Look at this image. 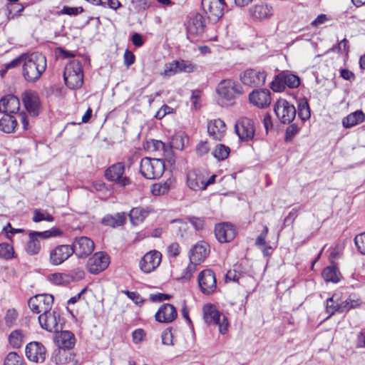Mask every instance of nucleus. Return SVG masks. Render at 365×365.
Wrapping results in <instances>:
<instances>
[{"label": "nucleus", "instance_id": "nucleus-59", "mask_svg": "<svg viewBox=\"0 0 365 365\" xmlns=\"http://www.w3.org/2000/svg\"><path fill=\"white\" fill-rule=\"evenodd\" d=\"M171 147L177 150L184 148V139L182 135H175L171 140Z\"/></svg>", "mask_w": 365, "mask_h": 365}, {"label": "nucleus", "instance_id": "nucleus-12", "mask_svg": "<svg viewBox=\"0 0 365 365\" xmlns=\"http://www.w3.org/2000/svg\"><path fill=\"white\" fill-rule=\"evenodd\" d=\"M198 286L200 291L206 295L212 294L217 289L216 277L211 269H205L197 277Z\"/></svg>", "mask_w": 365, "mask_h": 365}, {"label": "nucleus", "instance_id": "nucleus-5", "mask_svg": "<svg viewBox=\"0 0 365 365\" xmlns=\"http://www.w3.org/2000/svg\"><path fill=\"white\" fill-rule=\"evenodd\" d=\"M299 78L288 71H282L277 75L271 82L270 88L274 92H282L287 86L290 88H295L299 86Z\"/></svg>", "mask_w": 365, "mask_h": 365}, {"label": "nucleus", "instance_id": "nucleus-64", "mask_svg": "<svg viewBox=\"0 0 365 365\" xmlns=\"http://www.w3.org/2000/svg\"><path fill=\"white\" fill-rule=\"evenodd\" d=\"M356 346L357 348H365V328L358 334Z\"/></svg>", "mask_w": 365, "mask_h": 365}, {"label": "nucleus", "instance_id": "nucleus-28", "mask_svg": "<svg viewBox=\"0 0 365 365\" xmlns=\"http://www.w3.org/2000/svg\"><path fill=\"white\" fill-rule=\"evenodd\" d=\"M20 108L19 99L14 95H7L0 100V112L5 114L17 113Z\"/></svg>", "mask_w": 365, "mask_h": 365}, {"label": "nucleus", "instance_id": "nucleus-40", "mask_svg": "<svg viewBox=\"0 0 365 365\" xmlns=\"http://www.w3.org/2000/svg\"><path fill=\"white\" fill-rule=\"evenodd\" d=\"M298 115L303 121L310 118L309 103L305 98H300L298 101Z\"/></svg>", "mask_w": 365, "mask_h": 365}, {"label": "nucleus", "instance_id": "nucleus-4", "mask_svg": "<svg viewBox=\"0 0 365 365\" xmlns=\"http://www.w3.org/2000/svg\"><path fill=\"white\" fill-rule=\"evenodd\" d=\"M204 319L209 325H217L219 331L225 334L228 331L229 322L227 317L217 311L212 305H206L203 308Z\"/></svg>", "mask_w": 365, "mask_h": 365}, {"label": "nucleus", "instance_id": "nucleus-27", "mask_svg": "<svg viewBox=\"0 0 365 365\" xmlns=\"http://www.w3.org/2000/svg\"><path fill=\"white\" fill-rule=\"evenodd\" d=\"M249 100L259 108L267 107L271 103L270 91L268 89L254 90L250 93Z\"/></svg>", "mask_w": 365, "mask_h": 365}, {"label": "nucleus", "instance_id": "nucleus-32", "mask_svg": "<svg viewBox=\"0 0 365 365\" xmlns=\"http://www.w3.org/2000/svg\"><path fill=\"white\" fill-rule=\"evenodd\" d=\"M150 210L148 207H134L130 213L129 217L133 225H138L148 216Z\"/></svg>", "mask_w": 365, "mask_h": 365}, {"label": "nucleus", "instance_id": "nucleus-9", "mask_svg": "<svg viewBox=\"0 0 365 365\" xmlns=\"http://www.w3.org/2000/svg\"><path fill=\"white\" fill-rule=\"evenodd\" d=\"M125 165L123 163H116L108 167L105 172L106 178L114 182L121 187H125L131 183L129 178L123 176Z\"/></svg>", "mask_w": 365, "mask_h": 365}, {"label": "nucleus", "instance_id": "nucleus-43", "mask_svg": "<svg viewBox=\"0 0 365 365\" xmlns=\"http://www.w3.org/2000/svg\"><path fill=\"white\" fill-rule=\"evenodd\" d=\"M32 220L35 222H39L41 221L52 222L53 220V217L46 210L36 209L34 211Z\"/></svg>", "mask_w": 365, "mask_h": 365}, {"label": "nucleus", "instance_id": "nucleus-2", "mask_svg": "<svg viewBox=\"0 0 365 365\" xmlns=\"http://www.w3.org/2000/svg\"><path fill=\"white\" fill-rule=\"evenodd\" d=\"M63 79L66 86L71 89L80 88L83 83V73L81 63L78 59H73L66 64Z\"/></svg>", "mask_w": 365, "mask_h": 365}, {"label": "nucleus", "instance_id": "nucleus-37", "mask_svg": "<svg viewBox=\"0 0 365 365\" xmlns=\"http://www.w3.org/2000/svg\"><path fill=\"white\" fill-rule=\"evenodd\" d=\"M322 277L327 282L336 283L340 279V273L336 266H329L324 269Z\"/></svg>", "mask_w": 365, "mask_h": 365}, {"label": "nucleus", "instance_id": "nucleus-58", "mask_svg": "<svg viewBox=\"0 0 365 365\" xmlns=\"http://www.w3.org/2000/svg\"><path fill=\"white\" fill-rule=\"evenodd\" d=\"M25 56H26V54H23V55L16 58L15 59L12 60L9 63H6L5 64V68L6 70H9V69H11V68H16V66H18L21 63L24 64Z\"/></svg>", "mask_w": 365, "mask_h": 365}, {"label": "nucleus", "instance_id": "nucleus-47", "mask_svg": "<svg viewBox=\"0 0 365 365\" xmlns=\"http://www.w3.org/2000/svg\"><path fill=\"white\" fill-rule=\"evenodd\" d=\"M83 12V9L81 6L78 7H69L64 6L59 11L60 15L66 14L68 16H77Z\"/></svg>", "mask_w": 365, "mask_h": 365}, {"label": "nucleus", "instance_id": "nucleus-13", "mask_svg": "<svg viewBox=\"0 0 365 365\" xmlns=\"http://www.w3.org/2000/svg\"><path fill=\"white\" fill-rule=\"evenodd\" d=\"M60 321L61 317L56 312H48L38 317L41 327L50 332H58L62 329Z\"/></svg>", "mask_w": 365, "mask_h": 365}, {"label": "nucleus", "instance_id": "nucleus-61", "mask_svg": "<svg viewBox=\"0 0 365 365\" xmlns=\"http://www.w3.org/2000/svg\"><path fill=\"white\" fill-rule=\"evenodd\" d=\"M173 112V108L167 105H163L156 113L155 117L157 119H162L164 118L167 114H169Z\"/></svg>", "mask_w": 365, "mask_h": 365}, {"label": "nucleus", "instance_id": "nucleus-51", "mask_svg": "<svg viewBox=\"0 0 365 365\" xmlns=\"http://www.w3.org/2000/svg\"><path fill=\"white\" fill-rule=\"evenodd\" d=\"M18 317V314L14 309H9L7 310L6 316H5V322L6 324L11 327L14 325L15 321Z\"/></svg>", "mask_w": 365, "mask_h": 365}, {"label": "nucleus", "instance_id": "nucleus-35", "mask_svg": "<svg viewBox=\"0 0 365 365\" xmlns=\"http://www.w3.org/2000/svg\"><path fill=\"white\" fill-rule=\"evenodd\" d=\"M26 332L22 329L12 331L9 335V343L13 349H19L25 341Z\"/></svg>", "mask_w": 365, "mask_h": 365}, {"label": "nucleus", "instance_id": "nucleus-60", "mask_svg": "<svg viewBox=\"0 0 365 365\" xmlns=\"http://www.w3.org/2000/svg\"><path fill=\"white\" fill-rule=\"evenodd\" d=\"M302 207H299L298 209L293 208L288 214V215L284 218V225H289L294 221L296 217H297V213L299 210H300Z\"/></svg>", "mask_w": 365, "mask_h": 365}, {"label": "nucleus", "instance_id": "nucleus-57", "mask_svg": "<svg viewBox=\"0 0 365 365\" xmlns=\"http://www.w3.org/2000/svg\"><path fill=\"white\" fill-rule=\"evenodd\" d=\"M127 297L133 300L136 304H140L143 302V299L141 296L135 292H130L128 290H125L123 292Z\"/></svg>", "mask_w": 365, "mask_h": 365}, {"label": "nucleus", "instance_id": "nucleus-29", "mask_svg": "<svg viewBox=\"0 0 365 365\" xmlns=\"http://www.w3.org/2000/svg\"><path fill=\"white\" fill-rule=\"evenodd\" d=\"M205 23L203 16L200 14H195L188 21L187 32L188 35L200 36L205 31Z\"/></svg>", "mask_w": 365, "mask_h": 365}, {"label": "nucleus", "instance_id": "nucleus-19", "mask_svg": "<svg viewBox=\"0 0 365 365\" xmlns=\"http://www.w3.org/2000/svg\"><path fill=\"white\" fill-rule=\"evenodd\" d=\"M197 69V66L190 61L178 60L166 66L164 71V74L168 76H171L176 73H192Z\"/></svg>", "mask_w": 365, "mask_h": 365}, {"label": "nucleus", "instance_id": "nucleus-39", "mask_svg": "<svg viewBox=\"0 0 365 365\" xmlns=\"http://www.w3.org/2000/svg\"><path fill=\"white\" fill-rule=\"evenodd\" d=\"M41 243L38 238L29 233V240L26 245V251L30 255H37L41 250Z\"/></svg>", "mask_w": 365, "mask_h": 365}, {"label": "nucleus", "instance_id": "nucleus-42", "mask_svg": "<svg viewBox=\"0 0 365 365\" xmlns=\"http://www.w3.org/2000/svg\"><path fill=\"white\" fill-rule=\"evenodd\" d=\"M31 233L36 238L40 237L41 239H48L50 237L60 236L62 234V232L58 228H52L43 232L33 231L31 232Z\"/></svg>", "mask_w": 365, "mask_h": 365}, {"label": "nucleus", "instance_id": "nucleus-20", "mask_svg": "<svg viewBox=\"0 0 365 365\" xmlns=\"http://www.w3.org/2000/svg\"><path fill=\"white\" fill-rule=\"evenodd\" d=\"M207 128L210 138L218 141L222 140L227 130L225 122L220 118L209 120Z\"/></svg>", "mask_w": 365, "mask_h": 365}, {"label": "nucleus", "instance_id": "nucleus-62", "mask_svg": "<svg viewBox=\"0 0 365 365\" xmlns=\"http://www.w3.org/2000/svg\"><path fill=\"white\" fill-rule=\"evenodd\" d=\"M162 343L165 345H173V334L170 329L165 330L162 334Z\"/></svg>", "mask_w": 365, "mask_h": 365}, {"label": "nucleus", "instance_id": "nucleus-31", "mask_svg": "<svg viewBox=\"0 0 365 365\" xmlns=\"http://www.w3.org/2000/svg\"><path fill=\"white\" fill-rule=\"evenodd\" d=\"M126 220L125 212H118L115 215H107L103 217L101 223L105 226L116 227L124 225Z\"/></svg>", "mask_w": 365, "mask_h": 365}, {"label": "nucleus", "instance_id": "nucleus-30", "mask_svg": "<svg viewBox=\"0 0 365 365\" xmlns=\"http://www.w3.org/2000/svg\"><path fill=\"white\" fill-rule=\"evenodd\" d=\"M74 334L69 331H61L56 336L57 344L61 350L70 349L73 348L75 344Z\"/></svg>", "mask_w": 365, "mask_h": 365}, {"label": "nucleus", "instance_id": "nucleus-22", "mask_svg": "<svg viewBox=\"0 0 365 365\" xmlns=\"http://www.w3.org/2000/svg\"><path fill=\"white\" fill-rule=\"evenodd\" d=\"M26 110L33 116L38 115L40 99L38 94L31 91H26L21 96Z\"/></svg>", "mask_w": 365, "mask_h": 365}, {"label": "nucleus", "instance_id": "nucleus-46", "mask_svg": "<svg viewBox=\"0 0 365 365\" xmlns=\"http://www.w3.org/2000/svg\"><path fill=\"white\" fill-rule=\"evenodd\" d=\"M338 298L336 295H333L331 297L327 299L326 304V312L329 315L331 316L336 312L339 313V303L336 302Z\"/></svg>", "mask_w": 365, "mask_h": 365}, {"label": "nucleus", "instance_id": "nucleus-41", "mask_svg": "<svg viewBox=\"0 0 365 365\" xmlns=\"http://www.w3.org/2000/svg\"><path fill=\"white\" fill-rule=\"evenodd\" d=\"M230 153V149L228 146L224 144H218L216 145L212 154L218 160H224L229 156Z\"/></svg>", "mask_w": 365, "mask_h": 365}, {"label": "nucleus", "instance_id": "nucleus-16", "mask_svg": "<svg viewBox=\"0 0 365 365\" xmlns=\"http://www.w3.org/2000/svg\"><path fill=\"white\" fill-rule=\"evenodd\" d=\"M162 254L155 250L147 252L140 261V269L145 273H150L160 264Z\"/></svg>", "mask_w": 365, "mask_h": 365}, {"label": "nucleus", "instance_id": "nucleus-44", "mask_svg": "<svg viewBox=\"0 0 365 365\" xmlns=\"http://www.w3.org/2000/svg\"><path fill=\"white\" fill-rule=\"evenodd\" d=\"M4 365H25L24 359L16 352H9L6 356Z\"/></svg>", "mask_w": 365, "mask_h": 365}, {"label": "nucleus", "instance_id": "nucleus-24", "mask_svg": "<svg viewBox=\"0 0 365 365\" xmlns=\"http://www.w3.org/2000/svg\"><path fill=\"white\" fill-rule=\"evenodd\" d=\"M215 235L220 242L225 243L232 240L235 237L236 232L232 225L225 222L215 226Z\"/></svg>", "mask_w": 365, "mask_h": 365}, {"label": "nucleus", "instance_id": "nucleus-6", "mask_svg": "<svg viewBox=\"0 0 365 365\" xmlns=\"http://www.w3.org/2000/svg\"><path fill=\"white\" fill-rule=\"evenodd\" d=\"M216 91L222 99L228 102L232 101L236 96L243 93L242 86L231 79L222 81L217 86Z\"/></svg>", "mask_w": 365, "mask_h": 365}, {"label": "nucleus", "instance_id": "nucleus-48", "mask_svg": "<svg viewBox=\"0 0 365 365\" xmlns=\"http://www.w3.org/2000/svg\"><path fill=\"white\" fill-rule=\"evenodd\" d=\"M354 243L359 252L365 255V232L357 235L354 237Z\"/></svg>", "mask_w": 365, "mask_h": 365}, {"label": "nucleus", "instance_id": "nucleus-50", "mask_svg": "<svg viewBox=\"0 0 365 365\" xmlns=\"http://www.w3.org/2000/svg\"><path fill=\"white\" fill-rule=\"evenodd\" d=\"M197 264H198L190 262L187 267L183 270L181 278L184 280H189L192 276V274L196 271V266Z\"/></svg>", "mask_w": 365, "mask_h": 365}, {"label": "nucleus", "instance_id": "nucleus-23", "mask_svg": "<svg viewBox=\"0 0 365 365\" xmlns=\"http://www.w3.org/2000/svg\"><path fill=\"white\" fill-rule=\"evenodd\" d=\"M249 13L254 19L264 20L273 16L274 9L265 2H259L249 9Z\"/></svg>", "mask_w": 365, "mask_h": 365}, {"label": "nucleus", "instance_id": "nucleus-14", "mask_svg": "<svg viewBox=\"0 0 365 365\" xmlns=\"http://www.w3.org/2000/svg\"><path fill=\"white\" fill-rule=\"evenodd\" d=\"M110 264L109 256L102 252L95 253L87 262V269L91 274H98L105 270Z\"/></svg>", "mask_w": 365, "mask_h": 365}, {"label": "nucleus", "instance_id": "nucleus-45", "mask_svg": "<svg viewBox=\"0 0 365 365\" xmlns=\"http://www.w3.org/2000/svg\"><path fill=\"white\" fill-rule=\"evenodd\" d=\"M14 257V248L9 243H0V258L11 259Z\"/></svg>", "mask_w": 365, "mask_h": 365}, {"label": "nucleus", "instance_id": "nucleus-34", "mask_svg": "<svg viewBox=\"0 0 365 365\" xmlns=\"http://www.w3.org/2000/svg\"><path fill=\"white\" fill-rule=\"evenodd\" d=\"M364 118V114L361 110H356L344 118L342 125L344 128H349L362 123Z\"/></svg>", "mask_w": 365, "mask_h": 365}, {"label": "nucleus", "instance_id": "nucleus-8", "mask_svg": "<svg viewBox=\"0 0 365 365\" xmlns=\"http://www.w3.org/2000/svg\"><path fill=\"white\" fill-rule=\"evenodd\" d=\"M235 131L241 141L248 142L253 140L255 134L253 120L247 117L240 118L235 123Z\"/></svg>", "mask_w": 365, "mask_h": 365}, {"label": "nucleus", "instance_id": "nucleus-11", "mask_svg": "<svg viewBox=\"0 0 365 365\" xmlns=\"http://www.w3.org/2000/svg\"><path fill=\"white\" fill-rule=\"evenodd\" d=\"M267 73L264 70L247 69L240 76L242 83L250 87H259L264 84Z\"/></svg>", "mask_w": 365, "mask_h": 365}, {"label": "nucleus", "instance_id": "nucleus-10", "mask_svg": "<svg viewBox=\"0 0 365 365\" xmlns=\"http://www.w3.org/2000/svg\"><path fill=\"white\" fill-rule=\"evenodd\" d=\"M71 247L73 250V254L78 258H86L93 252L94 242L88 237H76L73 239Z\"/></svg>", "mask_w": 365, "mask_h": 365}, {"label": "nucleus", "instance_id": "nucleus-17", "mask_svg": "<svg viewBox=\"0 0 365 365\" xmlns=\"http://www.w3.org/2000/svg\"><path fill=\"white\" fill-rule=\"evenodd\" d=\"M73 251L71 245H59L56 246L50 251V264L54 266L61 264L73 255Z\"/></svg>", "mask_w": 365, "mask_h": 365}, {"label": "nucleus", "instance_id": "nucleus-3", "mask_svg": "<svg viewBox=\"0 0 365 365\" xmlns=\"http://www.w3.org/2000/svg\"><path fill=\"white\" fill-rule=\"evenodd\" d=\"M165 163L160 158H143L140 163V173L149 180L160 178L165 171Z\"/></svg>", "mask_w": 365, "mask_h": 365}, {"label": "nucleus", "instance_id": "nucleus-21", "mask_svg": "<svg viewBox=\"0 0 365 365\" xmlns=\"http://www.w3.org/2000/svg\"><path fill=\"white\" fill-rule=\"evenodd\" d=\"M210 252L208 244L205 241H200L195 245L189 252L190 262L200 264L204 262Z\"/></svg>", "mask_w": 365, "mask_h": 365}, {"label": "nucleus", "instance_id": "nucleus-36", "mask_svg": "<svg viewBox=\"0 0 365 365\" xmlns=\"http://www.w3.org/2000/svg\"><path fill=\"white\" fill-rule=\"evenodd\" d=\"M361 304V299L356 295H350L346 299L339 303V313L346 312L351 309L359 307Z\"/></svg>", "mask_w": 365, "mask_h": 365}, {"label": "nucleus", "instance_id": "nucleus-56", "mask_svg": "<svg viewBox=\"0 0 365 365\" xmlns=\"http://www.w3.org/2000/svg\"><path fill=\"white\" fill-rule=\"evenodd\" d=\"M100 5L114 10H116L122 6L118 0H101Z\"/></svg>", "mask_w": 365, "mask_h": 365}, {"label": "nucleus", "instance_id": "nucleus-15", "mask_svg": "<svg viewBox=\"0 0 365 365\" xmlns=\"http://www.w3.org/2000/svg\"><path fill=\"white\" fill-rule=\"evenodd\" d=\"M201 5L208 18L214 21L220 19L223 15L225 0H202Z\"/></svg>", "mask_w": 365, "mask_h": 365}, {"label": "nucleus", "instance_id": "nucleus-55", "mask_svg": "<svg viewBox=\"0 0 365 365\" xmlns=\"http://www.w3.org/2000/svg\"><path fill=\"white\" fill-rule=\"evenodd\" d=\"M180 245L177 242H173L168 247V254L169 257H175L180 255Z\"/></svg>", "mask_w": 365, "mask_h": 365}, {"label": "nucleus", "instance_id": "nucleus-49", "mask_svg": "<svg viewBox=\"0 0 365 365\" xmlns=\"http://www.w3.org/2000/svg\"><path fill=\"white\" fill-rule=\"evenodd\" d=\"M299 128L295 123L289 125L285 132V141L291 142L293 138L298 133Z\"/></svg>", "mask_w": 365, "mask_h": 365}, {"label": "nucleus", "instance_id": "nucleus-63", "mask_svg": "<svg viewBox=\"0 0 365 365\" xmlns=\"http://www.w3.org/2000/svg\"><path fill=\"white\" fill-rule=\"evenodd\" d=\"M168 185L167 183L163 185H154L152 192L155 195H164L168 190Z\"/></svg>", "mask_w": 365, "mask_h": 365}, {"label": "nucleus", "instance_id": "nucleus-38", "mask_svg": "<svg viewBox=\"0 0 365 365\" xmlns=\"http://www.w3.org/2000/svg\"><path fill=\"white\" fill-rule=\"evenodd\" d=\"M36 297L40 304V308L43 314L51 312V307L53 302V297L51 294H37Z\"/></svg>", "mask_w": 365, "mask_h": 365}, {"label": "nucleus", "instance_id": "nucleus-54", "mask_svg": "<svg viewBox=\"0 0 365 365\" xmlns=\"http://www.w3.org/2000/svg\"><path fill=\"white\" fill-rule=\"evenodd\" d=\"M209 151L210 147L207 141H200L196 146V153L200 156L206 155Z\"/></svg>", "mask_w": 365, "mask_h": 365}, {"label": "nucleus", "instance_id": "nucleus-7", "mask_svg": "<svg viewBox=\"0 0 365 365\" xmlns=\"http://www.w3.org/2000/svg\"><path fill=\"white\" fill-rule=\"evenodd\" d=\"M274 111L279 120L284 124H289L296 116V108L285 99H279L274 106Z\"/></svg>", "mask_w": 365, "mask_h": 365}, {"label": "nucleus", "instance_id": "nucleus-53", "mask_svg": "<svg viewBox=\"0 0 365 365\" xmlns=\"http://www.w3.org/2000/svg\"><path fill=\"white\" fill-rule=\"evenodd\" d=\"M28 304L30 308V309L36 314H39L41 312L40 304L38 302V299L36 297V295L34 297H31L28 301Z\"/></svg>", "mask_w": 365, "mask_h": 365}, {"label": "nucleus", "instance_id": "nucleus-52", "mask_svg": "<svg viewBox=\"0 0 365 365\" xmlns=\"http://www.w3.org/2000/svg\"><path fill=\"white\" fill-rule=\"evenodd\" d=\"M68 275L62 273H54L49 276L50 280L56 284H62L68 282Z\"/></svg>", "mask_w": 365, "mask_h": 365}, {"label": "nucleus", "instance_id": "nucleus-18", "mask_svg": "<svg viewBox=\"0 0 365 365\" xmlns=\"http://www.w3.org/2000/svg\"><path fill=\"white\" fill-rule=\"evenodd\" d=\"M27 359L36 363H42L46 357V351L43 345L38 341L29 343L25 349Z\"/></svg>", "mask_w": 365, "mask_h": 365}, {"label": "nucleus", "instance_id": "nucleus-33", "mask_svg": "<svg viewBox=\"0 0 365 365\" xmlns=\"http://www.w3.org/2000/svg\"><path fill=\"white\" fill-rule=\"evenodd\" d=\"M17 125L16 118L10 114H5L0 119V130L5 133H14Z\"/></svg>", "mask_w": 365, "mask_h": 365}, {"label": "nucleus", "instance_id": "nucleus-26", "mask_svg": "<svg viewBox=\"0 0 365 365\" xmlns=\"http://www.w3.org/2000/svg\"><path fill=\"white\" fill-rule=\"evenodd\" d=\"M178 316L175 307L170 304H163L156 312L155 317L156 321L160 323H170Z\"/></svg>", "mask_w": 365, "mask_h": 365}, {"label": "nucleus", "instance_id": "nucleus-1", "mask_svg": "<svg viewBox=\"0 0 365 365\" xmlns=\"http://www.w3.org/2000/svg\"><path fill=\"white\" fill-rule=\"evenodd\" d=\"M46 58L40 53L26 54L22 66V74L24 79L29 83L38 81L46 69Z\"/></svg>", "mask_w": 365, "mask_h": 365}, {"label": "nucleus", "instance_id": "nucleus-25", "mask_svg": "<svg viewBox=\"0 0 365 365\" xmlns=\"http://www.w3.org/2000/svg\"><path fill=\"white\" fill-rule=\"evenodd\" d=\"M187 185L194 191L205 190V175L198 170H190L187 174Z\"/></svg>", "mask_w": 365, "mask_h": 365}]
</instances>
